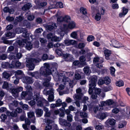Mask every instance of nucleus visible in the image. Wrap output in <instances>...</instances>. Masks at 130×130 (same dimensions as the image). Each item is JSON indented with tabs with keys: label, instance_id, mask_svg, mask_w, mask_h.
<instances>
[{
	"label": "nucleus",
	"instance_id": "9d476101",
	"mask_svg": "<svg viewBox=\"0 0 130 130\" xmlns=\"http://www.w3.org/2000/svg\"><path fill=\"white\" fill-rule=\"evenodd\" d=\"M16 32L18 34L23 33L22 36L24 37H28L29 35L27 33V30L26 28H18L16 29Z\"/></svg>",
	"mask_w": 130,
	"mask_h": 130
},
{
	"label": "nucleus",
	"instance_id": "f03ea898",
	"mask_svg": "<svg viewBox=\"0 0 130 130\" xmlns=\"http://www.w3.org/2000/svg\"><path fill=\"white\" fill-rule=\"evenodd\" d=\"M44 66L42 67L40 70V73L36 71L33 72H30L29 74V75L34 77L36 79H38L40 77L41 75L46 77L47 76L50 75L52 73L51 71L49 69L50 65L48 63H46L44 64Z\"/></svg>",
	"mask_w": 130,
	"mask_h": 130
},
{
	"label": "nucleus",
	"instance_id": "052dcab7",
	"mask_svg": "<svg viewBox=\"0 0 130 130\" xmlns=\"http://www.w3.org/2000/svg\"><path fill=\"white\" fill-rule=\"evenodd\" d=\"M94 39V36L92 35H89L87 38V41L89 42L92 41Z\"/></svg>",
	"mask_w": 130,
	"mask_h": 130
},
{
	"label": "nucleus",
	"instance_id": "a211bd4d",
	"mask_svg": "<svg viewBox=\"0 0 130 130\" xmlns=\"http://www.w3.org/2000/svg\"><path fill=\"white\" fill-rule=\"evenodd\" d=\"M103 59L102 58H100L98 57H94L93 60V62L94 64L97 63L96 66L99 68V64H101L103 62Z\"/></svg>",
	"mask_w": 130,
	"mask_h": 130
},
{
	"label": "nucleus",
	"instance_id": "2eb2a0df",
	"mask_svg": "<svg viewBox=\"0 0 130 130\" xmlns=\"http://www.w3.org/2000/svg\"><path fill=\"white\" fill-rule=\"evenodd\" d=\"M22 81L23 83L27 84H31L34 82V80L32 78L28 76L23 77Z\"/></svg>",
	"mask_w": 130,
	"mask_h": 130
},
{
	"label": "nucleus",
	"instance_id": "09e8293b",
	"mask_svg": "<svg viewBox=\"0 0 130 130\" xmlns=\"http://www.w3.org/2000/svg\"><path fill=\"white\" fill-rule=\"evenodd\" d=\"M110 73L112 76H115V69L113 67H111L110 68Z\"/></svg>",
	"mask_w": 130,
	"mask_h": 130
},
{
	"label": "nucleus",
	"instance_id": "bb28decb",
	"mask_svg": "<svg viewBox=\"0 0 130 130\" xmlns=\"http://www.w3.org/2000/svg\"><path fill=\"white\" fill-rule=\"evenodd\" d=\"M104 52L106 58L107 60L109 59V57L110 56L111 53V51L110 50L105 49L104 50Z\"/></svg>",
	"mask_w": 130,
	"mask_h": 130
},
{
	"label": "nucleus",
	"instance_id": "774afa93",
	"mask_svg": "<svg viewBox=\"0 0 130 130\" xmlns=\"http://www.w3.org/2000/svg\"><path fill=\"white\" fill-rule=\"evenodd\" d=\"M48 56L46 54H44L42 57V59L43 61L46 60L48 59Z\"/></svg>",
	"mask_w": 130,
	"mask_h": 130
},
{
	"label": "nucleus",
	"instance_id": "6e6d98bb",
	"mask_svg": "<svg viewBox=\"0 0 130 130\" xmlns=\"http://www.w3.org/2000/svg\"><path fill=\"white\" fill-rule=\"evenodd\" d=\"M60 40L59 37L56 36H53L51 39L52 41H59Z\"/></svg>",
	"mask_w": 130,
	"mask_h": 130
},
{
	"label": "nucleus",
	"instance_id": "79ce46f5",
	"mask_svg": "<svg viewBox=\"0 0 130 130\" xmlns=\"http://www.w3.org/2000/svg\"><path fill=\"white\" fill-rule=\"evenodd\" d=\"M54 46L55 47L58 48L59 47L61 49V48H63V47L64 46V45L62 43H60L59 42H57V43L55 44Z\"/></svg>",
	"mask_w": 130,
	"mask_h": 130
},
{
	"label": "nucleus",
	"instance_id": "7ed1b4c3",
	"mask_svg": "<svg viewBox=\"0 0 130 130\" xmlns=\"http://www.w3.org/2000/svg\"><path fill=\"white\" fill-rule=\"evenodd\" d=\"M33 99L34 100H31L28 102V104L31 107L33 106L36 104L35 100L37 102L38 106L42 107L48 105V103L47 101L43 98L39 97L37 95H35L33 96Z\"/></svg>",
	"mask_w": 130,
	"mask_h": 130
},
{
	"label": "nucleus",
	"instance_id": "c9c22d12",
	"mask_svg": "<svg viewBox=\"0 0 130 130\" xmlns=\"http://www.w3.org/2000/svg\"><path fill=\"white\" fill-rule=\"evenodd\" d=\"M57 27L56 24L55 23L52 24L51 25H48L47 26L48 30H52L53 28H56Z\"/></svg>",
	"mask_w": 130,
	"mask_h": 130
},
{
	"label": "nucleus",
	"instance_id": "f3484780",
	"mask_svg": "<svg viewBox=\"0 0 130 130\" xmlns=\"http://www.w3.org/2000/svg\"><path fill=\"white\" fill-rule=\"evenodd\" d=\"M18 105V102L16 100H14L11 103L8 104L9 108L11 110H14V108L17 107Z\"/></svg>",
	"mask_w": 130,
	"mask_h": 130
},
{
	"label": "nucleus",
	"instance_id": "f257e3e1",
	"mask_svg": "<svg viewBox=\"0 0 130 130\" xmlns=\"http://www.w3.org/2000/svg\"><path fill=\"white\" fill-rule=\"evenodd\" d=\"M51 79L50 76H48L44 79V81L43 83V85L45 86V88L43 91L44 94L46 95H49L48 98V100L49 102L54 101V90L51 87L53 85H50V81Z\"/></svg>",
	"mask_w": 130,
	"mask_h": 130
},
{
	"label": "nucleus",
	"instance_id": "0e129e2a",
	"mask_svg": "<svg viewBox=\"0 0 130 130\" xmlns=\"http://www.w3.org/2000/svg\"><path fill=\"white\" fill-rule=\"evenodd\" d=\"M73 116L72 115L69 114L67 116V119L68 121L71 122L72 120Z\"/></svg>",
	"mask_w": 130,
	"mask_h": 130
},
{
	"label": "nucleus",
	"instance_id": "a18cd8bd",
	"mask_svg": "<svg viewBox=\"0 0 130 130\" xmlns=\"http://www.w3.org/2000/svg\"><path fill=\"white\" fill-rule=\"evenodd\" d=\"M116 85L119 87H120L123 86L124 83L123 81L121 80H120L116 83Z\"/></svg>",
	"mask_w": 130,
	"mask_h": 130
},
{
	"label": "nucleus",
	"instance_id": "4468645a",
	"mask_svg": "<svg viewBox=\"0 0 130 130\" xmlns=\"http://www.w3.org/2000/svg\"><path fill=\"white\" fill-rule=\"evenodd\" d=\"M11 68H18L21 69L23 68V66L22 64L19 61H12L11 63Z\"/></svg>",
	"mask_w": 130,
	"mask_h": 130
},
{
	"label": "nucleus",
	"instance_id": "a878e982",
	"mask_svg": "<svg viewBox=\"0 0 130 130\" xmlns=\"http://www.w3.org/2000/svg\"><path fill=\"white\" fill-rule=\"evenodd\" d=\"M116 121L113 119H110L107 120L106 122V123L108 125L113 126L115 125Z\"/></svg>",
	"mask_w": 130,
	"mask_h": 130
},
{
	"label": "nucleus",
	"instance_id": "4c0bfd02",
	"mask_svg": "<svg viewBox=\"0 0 130 130\" xmlns=\"http://www.w3.org/2000/svg\"><path fill=\"white\" fill-rule=\"evenodd\" d=\"M11 63L10 64L8 62L3 63L2 64V66L3 68H11Z\"/></svg>",
	"mask_w": 130,
	"mask_h": 130
},
{
	"label": "nucleus",
	"instance_id": "412c9836",
	"mask_svg": "<svg viewBox=\"0 0 130 130\" xmlns=\"http://www.w3.org/2000/svg\"><path fill=\"white\" fill-rule=\"evenodd\" d=\"M28 116V118H31L30 120L31 122L33 123L35 122V117L34 116V113L33 112L30 111L27 113Z\"/></svg>",
	"mask_w": 130,
	"mask_h": 130
},
{
	"label": "nucleus",
	"instance_id": "473e14b6",
	"mask_svg": "<svg viewBox=\"0 0 130 130\" xmlns=\"http://www.w3.org/2000/svg\"><path fill=\"white\" fill-rule=\"evenodd\" d=\"M3 11L5 13L9 12L10 14L13 13L14 11L13 9H9L7 7H5L3 9Z\"/></svg>",
	"mask_w": 130,
	"mask_h": 130
},
{
	"label": "nucleus",
	"instance_id": "5701e85b",
	"mask_svg": "<svg viewBox=\"0 0 130 130\" xmlns=\"http://www.w3.org/2000/svg\"><path fill=\"white\" fill-rule=\"evenodd\" d=\"M51 71V72H52L51 74L53 75V76L54 78L56 77L57 78H58V80L59 81L60 80V79H62V77L61 76H60V74L62 73V72L60 73L59 74V73L57 71H56L54 74H53V72H52L51 71V70H50ZM51 74L50 75H51Z\"/></svg>",
	"mask_w": 130,
	"mask_h": 130
},
{
	"label": "nucleus",
	"instance_id": "72a5a7b5",
	"mask_svg": "<svg viewBox=\"0 0 130 130\" xmlns=\"http://www.w3.org/2000/svg\"><path fill=\"white\" fill-rule=\"evenodd\" d=\"M32 6L31 4L28 3L25 5L22 8V9L23 10H26L29 9V8Z\"/></svg>",
	"mask_w": 130,
	"mask_h": 130
},
{
	"label": "nucleus",
	"instance_id": "49530a36",
	"mask_svg": "<svg viewBox=\"0 0 130 130\" xmlns=\"http://www.w3.org/2000/svg\"><path fill=\"white\" fill-rule=\"evenodd\" d=\"M70 36L73 38H77V32L76 31L73 32L71 34Z\"/></svg>",
	"mask_w": 130,
	"mask_h": 130
},
{
	"label": "nucleus",
	"instance_id": "5fc2aeb1",
	"mask_svg": "<svg viewBox=\"0 0 130 130\" xmlns=\"http://www.w3.org/2000/svg\"><path fill=\"white\" fill-rule=\"evenodd\" d=\"M101 18V15L99 13H97L95 17V20L97 21H99L100 20Z\"/></svg>",
	"mask_w": 130,
	"mask_h": 130
},
{
	"label": "nucleus",
	"instance_id": "f704fd0d",
	"mask_svg": "<svg viewBox=\"0 0 130 130\" xmlns=\"http://www.w3.org/2000/svg\"><path fill=\"white\" fill-rule=\"evenodd\" d=\"M6 37L8 38H11L14 37L15 34L14 33L9 32L5 34Z\"/></svg>",
	"mask_w": 130,
	"mask_h": 130
},
{
	"label": "nucleus",
	"instance_id": "9b49d317",
	"mask_svg": "<svg viewBox=\"0 0 130 130\" xmlns=\"http://www.w3.org/2000/svg\"><path fill=\"white\" fill-rule=\"evenodd\" d=\"M23 88L22 87H19L16 88H12L11 93L12 95L15 98H17L18 96V93L22 91Z\"/></svg>",
	"mask_w": 130,
	"mask_h": 130
},
{
	"label": "nucleus",
	"instance_id": "338daca9",
	"mask_svg": "<svg viewBox=\"0 0 130 130\" xmlns=\"http://www.w3.org/2000/svg\"><path fill=\"white\" fill-rule=\"evenodd\" d=\"M126 122H125L121 123L118 125V127L119 128H122L126 125Z\"/></svg>",
	"mask_w": 130,
	"mask_h": 130
},
{
	"label": "nucleus",
	"instance_id": "6e6552de",
	"mask_svg": "<svg viewBox=\"0 0 130 130\" xmlns=\"http://www.w3.org/2000/svg\"><path fill=\"white\" fill-rule=\"evenodd\" d=\"M68 26L66 24H63V27H61L60 30L62 32L67 30L68 28L70 29H73L75 27V24L74 22L73 21H70L69 22Z\"/></svg>",
	"mask_w": 130,
	"mask_h": 130
},
{
	"label": "nucleus",
	"instance_id": "39448f33",
	"mask_svg": "<svg viewBox=\"0 0 130 130\" xmlns=\"http://www.w3.org/2000/svg\"><path fill=\"white\" fill-rule=\"evenodd\" d=\"M97 77L95 75L93 76L89 81V93L91 94L93 92V90L96 85Z\"/></svg>",
	"mask_w": 130,
	"mask_h": 130
},
{
	"label": "nucleus",
	"instance_id": "2f4dec72",
	"mask_svg": "<svg viewBox=\"0 0 130 130\" xmlns=\"http://www.w3.org/2000/svg\"><path fill=\"white\" fill-rule=\"evenodd\" d=\"M106 117V115L105 113H99V114L96 116V117L101 120H103Z\"/></svg>",
	"mask_w": 130,
	"mask_h": 130
},
{
	"label": "nucleus",
	"instance_id": "58836bf2",
	"mask_svg": "<svg viewBox=\"0 0 130 130\" xmlns=\"http://www.w3.org/2000/svg\"><path fill=\"white\" fill-rule=\"evenodd\" d=\"M104 83L106 85L109 84L111 82V80L108 76H106L104 78Z\"/></svg>",
	"mask_w": 130,
	"mask_h": 130
},
{
	"label": "nucleus",
	"instance_id": "393cba45",
	"mask_svg": "<svg viewBox=\"0 0 130 130\" xmlns=\"http://www.w3.org/2000/svg\"><path fill=\"white\" fill-rule=\"evenodd\" d=\"M43 110L45 112L44 116L46 117H50L51 115V112L49 111L48 108L44 107L43 109Z\"/></svg>",
	"mask_w": 130,
	"mask_h": 130
},
{
	"label": "nucleus",
	"instance_id": "e433bc0d",
	"mask_svg": "<svg viewBox=\"0 0 130 130\" xmlns=\"http://www.w3.org/2000/svg\"><path fill=\"white\" fill-rule=\"evenodd\" d=\"M103 110L102 107L101 106V105H99V106H97L94 107L93 109V110L94 113H96V112L99 110L100 111Z\"/></svg>",
	"mask_w": 130,
	"mask_h": 130
},
{
	"label": "nucleus",
	"instance_id": "1a4fd4ad",
	"mask_svg": "<svg viewBox=\"0 0 130 130\" xmlns=\"http://www.w3.org/2000/svg\"><path fill=\"white\" fill-rule=\"evenodd\" d=\"M120 112L123 116L130 119V106H127L125 109H122Z\"/></svg>",
	"mask_w": 130,
	"mask_h": 130
},
{
	"label": "nucleus",
	"instance_id": "ddd939ff",
	"mask_svg": "<svg viewBox=\"0 0 130 130\" xmlns=\"http://www.w3.org/2000/svg\"><path fill=\"white\" fill-rule=\"evenodd\" d=\"M110 41L112 45L115 47L119 48L124 46L122 44L114 39H112Z\"/></svg>",
	"mask_w": 130,
	"mask_h": 130
},
{
	"label": "nucleus",
	"instance_id": "dca6fc26",
	"mask_svg": "<svg viewBox=\"0 0 130 130\" xmlns=\"http://www.w3.org/2000/svg\"><path fill=\"white\" fill-rule=\"evenodd\" d=\"M2 88L3 89L11 91V90L12 89V87L11 84H8L7 82L5 81L3 83Z\"/></svg>",
	"mask_w": 130,
	"mask_h": 130
},
{
	"label": "nucleus",
	"instance_id": "8fccbe9b",
	"mask_svg": "<svg viewBox=\"0 0 130 130\" xmlns=\"http://www.w3.org/2000/svg\"><path fill=\"white\" fill-rule=\"evenodd\" d=\"M80 115L82 118H87V113L85 111L80 112Z\"/></svg>",
	"mask_w": 130,
	"mask_h": 130
},
{
	"label": "nucleus",
	"instance_id": "69168bd1",
	"mask_svg": "<svg viewBox=\"0 0 130 130\" xmlns=\"http://www.w3.org/2000/svg\"><path fill=\"white\" fill-rule=\"evenodd\" d=\"M112 87L109 86L107 87H105L104 88V90L105 92H107L112 90Z\"/></svg>",
	"mask_w": 130,
	"mask_h": 130
},
{
	"label": "nucleus",
	"instance_id": "0eeeda50",
	"mask_svg": "<svg viewBox=\"0 0 130 130\" xmlns=\"http://www.w3.org/2000/svg\"><path fill=\"white\" fill-rule=\"evenodd\" d=\"M74 73L71 72H66L63 71L60 74V76L62 77L63 82L64 83L66 82V80H67V82H68V81L70 80V79L68 77H71L73 76Z\"/></svg>",
	"mask_w": 130,
	"mask_h": 130
},
{
	"label": "nucleus",
	"instance_id": "c03bdc74",
	"mask_svg": "<svg viewBox=\"0 0 130 130\" xmlns=\"http://www.w3.org/2000/svg\"><path fill=\"white\" fill-rule=\"evenodd\" d=\"M64 56L66 57V58H67L68 59H69L70 61H72L74 60L72 56L70 54H67L65 55Z\"/></svg>",
	"mask_w": 130,
	"mask_h": 130
},
{
	"label": "nucleus",
	"instance_id": "a19ab883",
	"mask_svg": "<svg viewBox=\"0 0 130 130\" xmlns=\"http://www.w3.org/2000/svg\"><path fill=\"white\" fill-rule=\"evenodd\" d=\"M80 11L81 13L84 15H86L87 14V11L86 8L83 7H81L80 8Z\"/></svg>",
	"mask_w": 130,
	"mask_h": 130
},
{
	"label": "nucleus",
	"instance_id": "423d86ee",
	"mask_svg": "<svg viewBox=\"0 0 130 130\" xmlns=\"http://www.w3.org/2000/svg\"><path fill=\"white\" fill-rule=\"evenodd\" d=\"M18 44L22 47L25 45L26 49L28 50H30L32 47V44L30 42H26V40L25 39H22L21 40H19L17 42Z\"/></svg>",
	"mask_w": 130,
	"mask_h": 130
},
{
	"label": "nucleus",
	"instance_id": "864d4df0",
	"mask_svg": "<svg viewBox=\"0 0 130 130\" xmlns=\"http://www.w3.org/2000/svg\"><path fill=\"white\" fill-rule=\"evenodd\" d=\"M89 100V98L87 96H84L83 98V103L87 104V105H88L89 104V102L88 100Z\"/></svg>",
	"mask_w": 130,
	"mask_h": 130
},
{
	"label": "nucleus",
	"instance_id": "b1692460",
	"mask_svg": "<svg viewBox=\"0 0 130 130\" xmlns=\"http://www.w3.org/2000/svg\"><path fill=\"white\" fill-rule=\"evenodd\" d=\"M65 44L67 46L73 45L75 43V41L74 40L66 39L64 41Z\"/></svg>",
	"mask_w": 130,
	"mask_h": 130
},
{
	"label": "nucleus",
	"instance_id": "e2e57ef3",
	"mask_svg": "<svg viewBox=\"0 0 130 130\" xmlns=\"http://www.w3.org/2000/svg\"><path fill=\"white\" fill-rule=\"evenodd\" d=\"M24 19V17L21 16L17 17L15 18V20L18 22H21Z\"/></svg>",
	"mask_w": 130,
	"mask_h": 130
},
{
	"label": "nucleus",
	"instance_id": "cd10ccee",
	"mask_svg": "<svg viewBox=\"0 0 130 130\" xmlns=\"http://www.w3.org/2000/svg\"><path fill=\"white\" fill-rule=\"evenodd\" d=\"M6 114L8 116L14 118L16 117L17 115V113L15 111L10 112L9 111H7Z\"/></svg>",
	"mask_w": 130,
	"mask_h": 130
},
{
	"label": "nucleus",
	"instance_id": "de8ad7c7",
	"mask_svg": "<svg viewBox=\"0 0 130 130\" xmlns=\"http://www.w3.org/2000/svg\"><path fill=\"white\" fill-rule=\"evenodd\" d=\"M15 73V75L16 77L18 75H21L23 74V72L21 70H18L14 72Z\"/></svg>",
	"mask_w": 130,
	"mask_h": 130
},
{
	"label": "nucleus",
	"instance_id": "bf43d9fd",
	"mask_svg": "<svg viewBox=\"0 0 130 130\" xmlns=\"http://www.w3.org/2000/svg\"><path fill=\"white\" fill-rule=\"evenodd\" d=\"M74 98L75 99L80 100L81 98V95L80 94H77L74 96Z\"/></svg>",
	"mask_w": 130,
	"mask_h": 130
},
{
	"label": "nucleus",
	"instance_id": "c756f323",
	"mask_svg": "<svg viewBox=\"0 0 130 130\" xmlns=\"http://www.w3.org/2000/svg\"><path fill=\"white\" fill-rule=\"evenodd\" d=\"M66 83H64V82H63V80H62V83L65 85H66L67 86L69 85V86L71 88H72L73 86L75 84V83L74 82L73 80H70H70L68 81V82H67V80H66Z\"/></svg>",
	"mask_w": 130,
	"mask_h": 130
},
{
	"label": "nucleus",
	"instance_id": "c85d7f7f",
	"mask_svg": "<svg viewBox=\"0 0 130 130\" xmlns=\"http://www.w3.org/2000/svg\"><path fill=\"white\" fill-rule=\"evenodd\" d=\"M66 85H65L64 84L62 83V81L61 82V84L59 86L58 88L57 89V91L59 92V94L60 95H62V94L60 92V90H63L65 88V87H66Z\"/></svg>",
	"mask_w": 130,
	"mask_h": 130
},
{
	"label": "nucleus",
	"instance_id": "13d9d810",
	"mask_svg": "<svg viewBox=\"0 0 130 130\" xmlns=\"http://www.w3.org/2000/svg\"><path fill=\"white\" fill-rule=\"evenodd\" d=\"M75 78L76 80H78L81 78V76L78 73H76L74 75Z\"/></svg>",
	"mask_w": 130,
	"mask_h": 130
},
{
	"label": "nucleus",
	"instance_id": "ea45409f",
	"mask_svg": "<svg viewBox=\"0 0 130 130\" xmlns=\"http://www.w3.org/2000/svg\"><path fill=\"white\" fill-rule=\"evenodd\" d=\"M3 77L9 80L10 79V75L9 74L6 72H4L3 73Z\"/></svg>",
	"mask_w": 130,
	"mask_h": 130
},
{
	"label": "nucleus",
	"instance_id": "aec40b11",
	"mask_svg": "<svg viewBox=\"0 0 130 130\" xmlns=\"http://www.w3.org/2000/svg\"><path fill=\"white\" fill-rule=\"evenodd\" d=\"M59 123L63 126H68L70 127L71 125V123L67 122L66 120L62 119L61 118L59 119Z\"/></svg>",
	"mask_w": 130,
	"mask_h": 130
},
{
	"label": "nucleus",
	"instance_id": "603ef678",
	"mask_svg": "<svg viewBox=\"0 0 130 130\" xmlns=\"http://www.w3.org/2000/svg\"><path fill=\"white\" fill-rule=\"evenodd\" d=\"M122 109H120V108H114L112 110V112L115 114H117L118 113L119 111L120 112V110Z\"/></svg>",
	"mask_w": 130,
	"mask_h": 130
},
{
	"label": "nucleus",
	"instance_id": "20e7f679",
	"mask_svg": "<svg viewBox=\"0 0 130 130\" xmlns=\"http://www.w3.org/2000/svg\"><path fill=\"white\" fill-rule=\"evenodd\" d=\"M41 61V59L35 58L28 59L26 60V66L29 68L30 70H32L35 68L34 64L38 63Z\"/></svg>",
	"mask_w": 130,
	"mask_h": 130
},
{
	"label": "nucleus",
	"instance_id": "4be33fe9",
	"mask_svg": "<svg viewBox=\"0 0 130 130\" xmlns=\"http://www.w3.org/2000/svg\"><path fill=\"white\" fill-rule=\"evenodd\" d=\"M128 11V9L124 7H123L121 12H120L119 14V17L120 18L124 17L127 14Z\"/></svg>",
	"mask_w": 130,
	"mask_h": 130
},
{
	"label": "nucleus",
	"instance_id": "37998d69",
	"mask_svg": "<svg viewBox=\"0 0 130 130\" xmlns=\"http://www.w3.org/2000/svg\"><path fill=\"white\" fill-rule=\"evenodd\" d=\"M84 71L85 73L87 75H88L90 72V71L89 70V68L88 66H86L84 68Z\"/></svg>",
	"mask_w": 130,
	"mask_h": 130
},
{
	"label": "nucleus",
	"instance_id": "7c9ffc66",
	"mask_svg": "<svg viewBox=\"0 0 130 130\" xmlns=\"http://www.w3.org/2000/svg\"><path fill=\"white\" fill-rule=\"evenodd\" d=\"M35 112L37 117H40L43 115V111L41 109L38 108L36 109Z\"/></svg>",
	"mask_w": 130,
	"mask_h": 130
},
{
	"label": "nucleus",
	"instance_id": "4d7b16f0",
	"mask_svg": "<svg viewBox=\"0 0 130 130\" xmlns=\"http://www.w3.org/2000/svg\"><path fill=\"white\" fill-rule=\"evenodd\" d=\"M14 100V98L11 96L8 97L7 99V102H8L9 103H11Z\"/></svg>",
	"mask_w": 130,
	"mask_h": 130
},
{
	"label": "nucleus",
	"instance_id": "6ab92c4d",
	"mask_svg": "<svg viewBox=\"0 0 130 130\" xmlns=\"http://www.w3.org/2000/svg\"><path fill=\"white\" fill-rule=\"evenodd\" d=\"M113 103V101L111 99H109L106 101V105L105 108L104 109L106 110H110L111 109V107L109 106L112 105Z\"/></svg>",
	"mask_w": 130,
	"mask_h": 130
},
{
	"label": "nucleus",
	"instance_id": "f8f14e48",
	"mask_svg": "<svg viewBox=\"0 0 130 130\" xmlns=\"http://www.w3.org/2000/svg\"><path fill=\"white\" fill-rule=\"evenodd\" d=\"M57 20L58 22H64L66 23H69L71 21V19L70 16L66 15L63 17H58L57 19Z\"/></svg>",
	"mask_w": 130,
	"mask_h": 130
},
{
	"label": "nucleus",
	"instance_id": "3c124183",
	"mask_svg": "<svg viewBox=\"0 0 130 130\" xmlns=\"http://www.w3.org/2000/svg\"><path fill=\"white\" fill-rule=\"evenodd\" d=\"M93 55V53H89L86 54L85 56L87 59V60L89 61L91 59V57Z\"/></svg>",
	"mask_w": 130,
	"mask_h": 130
},
{
	"label": "nucleus",
	"instance_id": "680f3d73",
	"mask_svg": "<svg viewBox=\"0 0 130 130\" xmlns=\"http://www.w3.org/2000/svg\"><path fill=\"white\" fill-rule=\"evenodd\" d=\"M7 55L6 54H2L1 55H0V60H5L7 58Z\"/></svg>",
	"mask_w": 130,
	"mask_h": 130
}]
</instances>
